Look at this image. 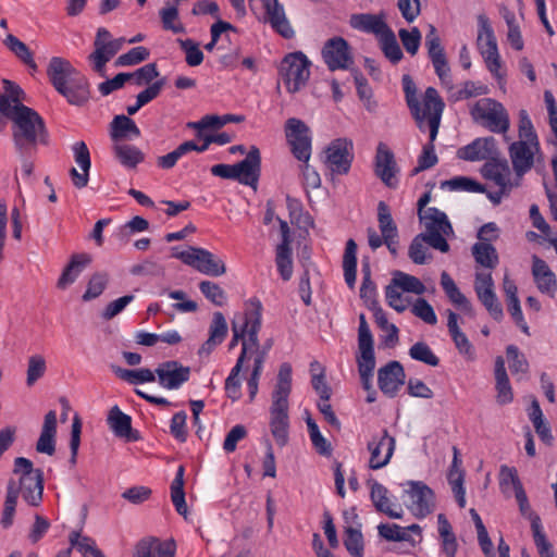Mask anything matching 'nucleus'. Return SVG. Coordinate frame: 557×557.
I'll list each match as a JSON object with an SVG mask.
<instances>
[{
    "label": "nucleus",
    "mask_w": 557,
    "mask_h": 557,
    "mask_svg": "<svg viewBox=\"0 0 557 557\" xmlns=\"http://www.w3.org/2000/svg\"><path fill=\"white\" fill-rule=\"evenodd\" d=\"M476 46L485 66L499 85L505 82V72L498 51L496 36L490 18L485 14H479Z\"/></svg>",
    "instance_id": "6"
},
{
    "label": "nucleus",
    "mask_w": 557,
    "mask_h": 557,
    "mask_svg": "<svg viewBox=\"0 0 557 557\" xmlns=\"http://www.w3.org/2000/svg\"><path fill=\"white\" fill-rule=\"evenodd\" d=\"M498 483L504 496L509 497L525 491L519 478L518 470L507 465L500 466Z\"/></svg>",
    "instance_id": "35"
},
{
    "label": "nucleus",
    "mask_w": 557,
    "mask_h": 557,
    "mask_svg": "<svg viewBox=\"0 0 557 557\" xmlns=\"http://www.w3.org/2000/svg\"><path fill=\"white\" fill-rule=\"evenodd\" d=\"M4 94L0 95V113L13 122V140L21 151L26 145L44 141L42 119L33 109L22 103L24 92L11 81L3 79Z\"/></svg>",
    "instance_id": "1"
},
{
    "label": "nucleus",
    "mask_w": 557,
    "mask_h": 557,
    "mask_svg": "<svg viewBox=\"0 0 557 557\" xmlns=\"http://www.w3.org/2000/svg\"><path fill=\"white\" fill-rule=\"evenodd\" d=\"M344 277L348 287L354 288L356 284L357 271V245L355 240L349 239L343 257Z\"/></svg>",
    "instance_id": "46"
},
{
    "label": "nucleus",
    "mask_w": 557,
    "mask_h": 557,
    "mask_svg": "<svg viewBox=\"0 0 557 557\" xmlns=\"http://www.w3.org/2000/svg\"><path fill=\"white\" fill-rule=\"evenodd\" d=\"M344 544L352 557H362L363 537L360 530L348 528L346 530V539Z\"/></svg>",
    "instance_id": "64"
},
{
    "label": "nucleus",
    "mask_w": 557,
    "mask_h": 557,
    "mask_svg": "<svg viewBox=\"0 0 557 557\" xmlns=\"http://www.w3.org/2000/svg\"><path fill=\"white\" fill-rule=\"evenodd\" d=\"M373 171L386 187L392 189L398 187L400 169L394 152L385 143H379L376 146Z\"/></svg>",
    "instance_id": "17"
},
{
    "label": "nucleus",
    "mask_w": 557,
    "mask_h": 557,
    "mask_svg": "<svg viewBox=\"0 0 557 557\" xmlns=\"http://www.w3.org/2000/svg\"><path fill=\"white\" fill-rule=\"evenodd\" d=\"M472 120L493 133H507L510 127L509 114L505 107L492 98H481L470 108Z\"/></svg>",
    "instance_id": "9"
},
{
    "label": "nucleus",
    "mask_w": 557,
    "mask_h": 557,
    "mask_svg": "<svg viewBox=\"0 0 557 557\" xmlns=\"http://www.w3.org/2000/svg\"><path fill=\"white\" fill-rule=\"evenodd\" d=\"M441 285L449 300L467 313L472 312V306L467 297L460 292L454 280L447 272L441 275Z\"/></svg>",
    "instance_id": "40"
},
{
    "label": "nucleus",
    "mask_w": 557,
    "mask_h": 557,
    "mask_svg": "<svg viewBox=\"0 0 557 557\" xmlns=\"http://www.w3.org/2000/svg\"><path fill=\"white\" fill-rule=\"evenodd\" d=\"M349 24L354 29L374 35L376 39L389 28L382 15L370 13L352 14Z\"/></svg>",
    "instance_id": "31"
},
{
    "label": "nucleus",
    "mask_w": 557,
    "mask_h": 557,
    "mask_svg": "<svg viewBox=\"0 0 557 557\" xmlns=\"http://www.w3.org/2000/svg\"><path fill=\"white\" fill-rule=\"evenodd\" d=\"M172 256L206 275L221 276L226 272L224 261L203 248L178 249L174 247L172 248Z\"/></svg>",
    "instance_id": "12"
},
{
    "label": "nucleus",
    "mask_w": 557,
    "mask_h": 557,
    "mask_svg": "<svg viewBox=\"0 0 557 557\" xmlns=\"http://www.w3.org/2000/svg\"><path fill=\"white\" fill-rule=\"evenodd\" d=\"M196 148L191 140L181 144L175 150L158 158V165L162 169H172L176 162L186 153Z\"/></svg>",
    "instance_id": "60"
},
{
    "label": "nucleus",
    "mask_w": 557,
    "mask_h": 557,
    "mask_svg": "<svg viewBox=\"0 0 557 557\" xmlns=\"http://www.w3.org/2000/svg\"><path fill=\"white\" fill-rule=\"evenodd\" d=\"M171 498L175 509L181 515H186L187 506L184 493V467L180 466L171 484Z\"/></svg>",
    "instance_id": "52"
},
{
    "label": "nucleus",
    "mask_w": 557,
    "mask_h": 557,
    "mask_svg": "<svg viewBox=\"0 0 557 557\" xmlns=\"http://www.w3.org/2000/svg\"><path fill=\"white\" fill-rule=\"evenodd\" d=\"M310 65L311 62L300 51L284 57L278 74L288 92L295 94L306 86L310 77Z\"/></svg>",
    "instance_id": "13"
},
{
    "label": "nucleus",
    "mask_w": 557,
    "mask_h": 557,
    "mask_svg": "<svg viewBox=\"0 0 557 557\" xmlns=\"http://www.w3.org/2000/svg\"><path fill=\"white\" fill-rule=\"evenodd\" d=\"M275 264L281 277L284 281L293 276V249L290 245L278 244L275 249Z\"/></svg>",
    "instance_id": "45"
},
{
    "label": "nucleus",
    "mask_w": 557,
    "mask_h": 557,
    "mask_svg": "<svg viewBox=\"0 0 557 557\" xmlns=\"http://www.w3.org/2000/svg\"><path fill=\"white\" fill-rule=\"evenodd\" d=\"M70 543L72 548L77 549L84 557H104V555L97 548L94 540L87 536H82L77 532L71 533Z\"/></svg>",
    "instance_id": "56"
},
{
    "label": "nucleus",
    "mask_w": 557,
    "mask_h": 557,
    "mask_svg": "<svg viewBox=\"0 0 557 557\" xmlns=\"http://www.w3.org/2000/svg\"><path fill=\"white\" fill-rule=\"evenodd\" d=\"M57 412L50 410L46 413L36 450L52 456L55 451Z\"/></svg>",
    "instance_id": "32"
},
{
    "label": "nucleus",
    "mask_w": 557,
    "mask_h": 557,
    "mask_svg": "<svg viewBox=\"0 0 557 557\" xmlns=\"http://www.w3.org/2000/svg\"><path fill=\"white\" fill-rule=\"evenodd\" d=\"M354 144L348 138H336L332 140L325 148L326 168L337 175L347 174L350 170L354 159Z\"/></svg>",
    "instance_id": "18"
},
{
    "label": "nucleus",
    "mask_w": 557,
    "mask_h": 557,
    "mask_svg": "<svg viewBox=\"0 0 557 557\" xmlns=\"http://www.w3.org/2000/svg\"><path fill=\"white\" fill-rule=\"evenodd\" d=\"M384 55L392 62L398 63L403 59V51L397 42L394 32L388 28L379 39Z\"/></svg>",
    "instance_id": "53"
},
{
    "label": "nucleus",
    "mask_w": 557,
    "mask_h": 557,
    "mask_svg": "<svg viewBox=\"0 0 557 557\" xmlns=\"http://www.w3.org/2000/svg\"><path fill=\"white\" fill-rule=\"evenodd\" d=\"M285 137L293 156L300 162H309L312 152V132L300 119L289 117L284 126Z\"/></svg>",
    "instance_id": "15"
},
{
    "label": "nucleus",
    "mask_w": 557,
    "mask_h": 557,
    "mask_svg": "<svg viewBox=\"0 0 557 557\" xmlns=\"http://www.w3.org/2000/svg\"><path fill=\"white\" fill-rule=\"evenodd\" d=\"M472 255L480 265L493 269L498 263V256L490 243L480 242L473 245Z\"/></svg>",
    "instance_id": "50"
},
{
    "label": "nucleus",
    "mask_w": 557,
    "mask_h": 557,
    "mask_svg": "<svg viewBox=\"0 0 557 557\" xmlns=\"http://www.w3.org/2000/svg\"><path fill=\"white\" fill-rule=\"evenodd\" d=\"M409 356L411 359L423 362L430 367H436L440 363L438 357L424 342H418L412 345L409 349Z\"/></svg>",
    "instance_id": "58"
},
{
    "label": "nucleus",
    "mask_w": 557,
    "mask_h": 557,
    "mask_svg": "<svg viewBox=\"0 0 557 557\" xmlns=\"http://www.w3.org/2000/svg\"><path fill=\"white\" fill-rule=\"evenodd\" d=\"M518 117V140L509 146V156L513 170L521 176L533 166L541 146L528 111L521 109Z\"/></svg>",
    "instance_id": "4"
},
{
    "label": "nucleus",
    "mask_w": 557,
    "mask_h": 557,
    "mask_svg": "<svg viewBox=\"0 0 557 557\" xmlns=\"http://www.w3.org/2000/svg\"><path fill=\"white\" fill-rule=\"evenodd\" d=\"M113 151L119 162L128 169L136 168L145 159V154L139 148L128 144H115Z\"/></svg>",
    "instance_id": "41"
},
{
    "label": "nucleus",
    "mask_w": 557,
    "mask_h": 557,
    "mask_svg": "<svg viewBox=\"0 0 557 557\" xmlns=\"http://www.w3.org/2000/svg\"><path fill=\"white\" fill-rule=\"evenodd\" d=\"M261 304L257 299H250L245 305L244 313L236 314L232 322L233 337L230 349H233L242 341V352L247 348V359L255 358L259 351L258 333L261 326Z\"/></svg>",
    "instance_id": "5"
},
{
    "label": "nucleus",
    "mask_w": 557,
    "mask_h": 557,
    "mask_svg": "<svg viewBox=\"0 0 557 557\" xmlns=\"http://www.w3.org/2000/svg\"><path fill=\"white\" fill-rule=\"evenodd\" d=\"M261 156L256 146H251L247 157L235 164L236 181L240 184L255 187L260 176Z\"/></svg>",
    "instance_id": "27"
},
{
    "label": "nucleus",
    "mask_w": 557,
    "mask_h": 557,
    "mask_svg": "<svg viewBox=\"0 0 557 557\" xmlns=\"http://www.w3.org/2000/svg\"><path fill=\"white\" fill-rule=\"evenodd\" d=\"M160 18L162 26L166 30H171L174 34L185 33V27L178 17V10L176 7H165L160 10Z\"/></svg>",
    "instance_id": "59"
},
{
    "label": "nucleus",
    "mask_w": 557,
    "mask_h": 557,
    "mask_svg": "<svg viewBox=\"0 0 557 557\" xmlns=\"http://www.w3.org/2000/svg\"><path fill=\"white\" fill-rule=\"evenodd\" d=\"M108 424L116 436L124 437L129 441L137 440V437L132 434L131 417L122 412L117 406H114L109 411Z\"/></svg>",
    "instance_id": "36"
},
{
    "label": "nucleus",
    "mask_w": 557,
    "mask_h": 557,
    "mask_svg": "<svg viewBox=\"0 0 557 557\" xmlns=\"http://www.w3.org/2000/svg\"><path fill=\"white\" fill-rule=\"evenodd\" d=\"M90 261L91 258L87 253L74 255L58 280V288L66 289L70 285H72L77 280L84 268L90 263Z\"/></svg>",
    "instance_id": "33"
},
{
    "label": "nucleus",
    "mask_w": 557,
    "mask_h": 557,
    "mask_svg": "<svg viewBox=\"0 0 557 557\" xmlns=\"http://www.w3.org/2000/svg\"><path fill=\"white\" fill-rule=\"evenodd\" d=\"M140 136V131L135 122L125 115H117L111 124V137L116 139H132Z\"/></svg>",
    "instance_id": "42"
},
{
    "label": "nucleus",
    "mask_w": 557,
    "mask_h": 557,
    "mask_svg": "<svg viewBox=\"0 0 557 557\" xmlns=\"http://www.w3.org/2000/svg\"><path fill=\"white\" fill-rule=\"evenodd\" d=\"M246 359L247 348L245 347L244 351L240 352L235 366L232 368L228 376L225 380V393L227 397L231 398L233 401L238 400L242 395V383L239 380V373Z\"/></svg>",
    "instance_id": "43"
},
{
    "label": "nucleus",
    "mask_w": 557,
    "mask_h": 557,
    "mask_svg": "<svg viewBox=\"0 0 557 557\" xmlns=\"http://www.w3.org/2000/svg\"><path fill=\"white\" fill-rule=\"evenodd\" d=\"M409 109L420 131L424 132L429 128L431 140L435 141L444 109V103L436 89L429 87L422 100L418 99Z\"/></svg>",
    "instance_id": "7"
},
{
    "label": "nucleus",
    "mask_w": 557,
    "mask_h": 557,
    "mask_svg": "<svg viewBox=\"0 0 557 557\" xmlns=\"http://www.w3.org/2000/svg\"><path fill=\"white\" fill-rule=\"evenodd\" d=\"M370 497L380 512L385 513L392 519H400L403 517V509L399 505L393 504L388 496V490L376 481H369Z\"/></svg>",
    "instance_id": "30"
},
{
    "label": "nucleus",
    "mask_w": 557,
    "mask_h": 557,
    "mask_svg": "<svg viewBox=\"0 0 557 557\" xmlns=\"http://www.w3.org/2000/svg\"><path fill=\"white\" fill-rule=\"evenodd\" d=\"M532 276L537 289L549 297H554L557 290L555 273L548 264L537 256L532 257Z\"/></svg>",
    "instance_id": "28"
},
{
    "label": "nucleus",
    "mask_w": 557,
    "mask_h": 557,
    "mask_svg": "<svg viewBox=\"0 0 557 557\" xmlns=\"http://www.w3.org/2000/svg\"><path fill=\"white\" fill-rule=\"evenodd\" d=\"M322 57L332 71L348 69L354 62L348 44L342 37L327 40L322 49Z\"/></svg>",
    "instance_id": "21"
},
{
    "label": "nucleus",
    "mask_w": 557,
    "mask_h": 557,
    "mask_svg": "<svg viewBox=\"0 0 557 557\" xmlns=\"http://www.w3.org/2000/svg\"><path fill=\"white\" fill-rule=\"evenodd\" d=\"M357 364L363 388L370 389L376 362L374 339L364 314L359 315Z\"/></svg>",
    "instance_id": "11"
},
{
    "label": "nucleus",
    "mask_w": 557,
    "mask_h": 557,
    "mask_svg": "<svg viewBox=\"0 0 557 557\" xmlns=\"http://www.w3.org/2000/svg\"><path fill=\"white\" fill-rule=\"evenodd\" d=\"M447 317L448 332L459 355H461L467 361H474L476 358L475 348L469 341L466 333H463L459 327L458 315L451 310H448Z\"/></svg>",
    "instance_id": "29"
},
{
    "label": "nucleus",
    "mask_w": 557,
    "mask_h": 557,
    "mask_svg": "<svg viewBox=\"0 0 557 557\" xmlns=\"http://www.w3.org/2000/svg\"><path fill=\"white\" fill-rule=\"evenodd\" d=\"M405 371L398 361H391L377 372L379 387L385 395L394 397L405 383Z\"/></svg>",
    "instance_id": "25"
},
{
    "label": "nucleus",
    "mask_w": 557,
    "mask_h": 557,
    "mask_svg": "<svg viewBox=\"0 0 557 557\" xmlns=\"http://www.w3.org/2000/svg\"><path fill=\"white\" fill-rule=\"evenodd\" d=\"M495 379L497 403L500 405L511 403L513 399V393L506 373L505 361L502 357H498L495 362Z\"/></svg>",
    "instance_id": "37"
},
{
    "label": "nucleus",
    "mask_w": 557,
    "mask_h": 557,
    "mask_svg": "<svg viewBox=\"0 0 557 557\" xmlns=\"http://www.w3.org/2000/svg\"><path fill=\"white\" fill-rule=\"evenodd\" d=\"M245 120L244 115L224 114V115H205L197 122H190L189 127L198 131L206 128H220L227 123H240Z\"/></svg>",
    "instance_id": "47"
},
{
    "label": "nucleus",
    "mask_w": 557,
    "mask_h": 557,
    "mask_svg": "<svg viewBox=\"0 0 557 557\" xmlns=\"http://www.w3.org/2000/svg\"><path fill=\"white\" fill-rule=\"evenodd\" d=\"M5 45L25 65H27L33 72L37 71V64L34 60L33 52L28 47L13 35H8L5 38Z\"/></svg>",
    "instance_id": "51"
},
{
    "label": "nucleus",
    "mask_w": 557,
    "mask_h": 557,
    "mask_svg": "<svg viewBox=\"0 0 557 557\" xmlns=\"http://www.w3.org/2000/svg\"><path fill=\"white\" fill-rule=\"evenodd\" d=\"M249 4L258 20L269 24L282 37L289 39L294 36L284 5L278 0H250Z\"/></svg>",
    "instance_id": "14"
},
{
    "label": "nucleus",
    "mask_w": 557,
    "mask_h": 557,
    "mask_svg": "<svg viewBox=\"0 0 557 557\" xmlns=\"http://www.w3.org/2000/svg\"><path fill=\"white\" fill-rule=\"evenodd\" d=\"M377 222L384 239L398 237L397 226L392 218L388 206L384 201H380L377 205Z\"/></svg>",
    "instance_id": "54"
},
{
    "label": "nucleus",
    "mask_w": 557,
    "mask_h": 557,
    "mask_svg": "<svg viewBox=\"0 0 557 557\" xmlns=\"http://www.w3.org/2000/svg\"><path fill=\"white\" fill-rule=\"evenodd\" d=\"M18 498V488L15 479L12 478L7 486V495L3 504L0 523L3 529H9L14 521L16 505Z\"/></svg>",
    "instance_id": "38"
},
{
    "label": "nucleus",
    "mask_w": 557,
    "mask_h": 557,
    "mask_svg": "<svg viewBox=\"0 0 557 557\" xmlns=\"http://www.w3.org/2000/svg\"><path fill=\"white\" fill-rule=\"evenodd\" d=\"M484 177L494 181L503 190L511 188L510 184V172L505 163L500 162H486L481 170Z\"/></svg>",
    "instance_id": "39"
},
{
    "label": "nucleus",
    "mask_w": 557,
    "mask_h": 557,
    "mask_svg": "<svg viewBox=\"0 0 557 557\" xmlns=\"http://www.w3.org/2000/svg\"><path fill=\"white\" fill-rule=\"evenodd\" d=\"M474 289L478 298L495 320L503 317V308L494 292V281L491 273L476 272Z\"/></svg>",
    "instance_id": "22"
},
{
    "label": "nucleus",
    "mask_w": 557,
    "mask_h": 557,
    "mask_svg": "<svg viewBox=\"0 0 557 557\" xmlns=\"http://www.w3.org/2000/svg\"><path fill=\"white\" fill-rule=\"evenodd\" d=\"M392 282L403 292L416 295H422L425 292L424 284L418 277L400 271L393 274Z\"/></svg>",
    "instance_id": "55"
},
{
    "label": "nucleus",
    "mask_w": 557,
    "mask_h": 557,
    "mask_svg": "<svg viewBox=\"0 0 557 557\" xmlns=\"http://www.w3.org/2000/svg\"><path fill=\"white\" fill-rule=\"evenodd\" d=\"M515 498L517 500L520 515L530 521L533 536L543 533L544 531H543L541 518L537 513H535L532 510V507L530 505V502H529L525 491L517 494L515 496Z\"/></svg>",
    "instance_id": "48"
},
{
    "label": "nucleus",
    "mask_w": 557,
    "mask_h": 557,
    "mask_svg": "<svg viewBox=\"0 0 557 557\" xmlns=\"http://www.w3.org/2000/svg\"><path fill=\"white\" fill-rule=\"evenodd\" d=\"M497 153L494 137H480L458 149L457 157L465 161H483L493 159Z\"/></svg>",
    "instance_id": "24"
},
{
    "label": "nucleus",
    "mask_w": 557,
    "mask_h": 557,
    "mask_svg": "<svg viewBox=\"0 0 557 557\" xmlns=\"http://www.w3.org/2000/svg\"><path fill=\"white\" fill-rule=\"evenodd\" d=\"M47 75L51 85L69 103L81 106L87 101L88 83L69 60L52 57L47 66Z\"/></svg>",
    "instance_id": "3"
},
{
    "label": "nucleus",
    "mask_w": 557,
    "mask_h": 557,
    "mask_svg": "<svg viewBox=\"0 0 557 557\" xmlns=\"http://www.w3.org/2000/svg\"><path fill=\"white\" fill-rule=\"evenodd\" d=\"M113 371L116 374V376L134 385L152 383L156 381L154 372L146 368L128 370L117 367L114 368Z\"/></svg>",
    "instance_id": "49"
},
{
    "label": "nucleus",
    "mask_w": 557,
    "mask_h": 557,
    "mask_svg": "<svg viewBox=\"0 0 557 557\" xmlns=\"http://www.w3.org/2000/svg\"><path fill=\"white\" fill-rule=\"evenodd\" d=\"M227 323L221 312H214L209 327V337L211 343L221 344L227 335Z\"/></svg>",
    "instance_id": "63"
},
{
    "label": "nucleus",
    "mask_w": 557,
    "mask_h": 557,
    "mask_svg": "<svg viewBox=\"0 0 557 557\" xmlns=\"http://www.w3.org/2000/svg\"><path fill=\"white\" fill-rule=\"evenodd\" d=\"M14 476L18 495L21 494L24 502L29 506H39L42 499L44 478L39 469L33 467V462L24 457H17L14 460Z\"/></svg>",
    "instance_id": "8"
},
{
    "label": "nucleus",
    "mask_w": 557,
    "mask_h": 557,
    "mask_svg": "<svg viewBox=\"0 0 557 557\" xmlns=\"http://www.w3.org/2000/svg\"><path fill=\"white\" fill-rule=\"evenodd\" d=\"M465 473L461 469V460L458 457L457 448H454V458L448 472V482L456 497L458 505L466 506V490L463 487Z\"/></svg>",
    "instance_id": "34"
},
{
    "label": "nucleus",
    "mask_w": 557,
    "mask_h": 557,
    "mask_svg": "<svg viewBox=\"0 0 557 557\" xmlns=\"http://www.w3.org/2000/svg\"><path fill=\"white\" fill-rule=\"evenodd\" d=\"M305 422L307 424L310 441L317 453L322 456H330L332 454L331 443L322 435L318 424L308 411H305Z\"/></svg>",
    "instance_id": "44"
},
{
    "label": "nucleus",
    "mask_w": 557,
    "mask_h": 557,
    "mask_svg": "<svg viewBox=\"0 0 557 557\" xmlns=\"http://www.w3.org/2000/svg\"><path fill=\"white\" fill-rule=\"evenodd\" d=\"M154 374L163 388L176 389L189 379L190 370L177 361H166L156 369Z\"/></svg>",
    "instance_id": "26"
},
{
    "label": "nucleus",
    "mask_w": 557,
    "mask_h": 557,
    "mask_svg": "<svg viewBox=\"0 0 557 557\" xmlns=\"http://www.w3.org/2000/svg\"><path fill=\"white\" fill-rule=\"evenodd\" d=\"M47 371L46 359L41 355H32L27 360L26 370V384L33 386L39 379H41Z\"/></svg>",
    "instance_id": "57"
},
{
    "label": "nucleus",
    "mask_w": 557,
    "mask_h": 557,
    "mask_svg": "<svg viewBox=\"0 0 557 557\" xmlns=\"http://www.w3.org/2000/svg\"><path fill=\"white\" fill-rule=\"evenodd\" d=\"M428 240L425 235L419 234L417 235L409 247V257L416 264H423L428 261Z\"/></svg>",
    "instance_id": "61"
},
{
    "label": "nucleus",
    "mask_w": 557,
    "mask_h": 557,
    "mask_svg": "<svg viewBox=\"0 0 557 557\" xmlns=\"http://www.w3.org/2000/svg\"><path fill=\"white\" fill-rule=\"evenodd\" d=\"M405 505L416 518H424L435 509L434 492L421 481L404 484Z\"/></svg>",
    "instance_id": "16"
},
{
    "label": "nucleus",
    "mask_w": 557,
    "mask_h": 557,
    "mask_svg": "<svg viewBox=\"0 0 557 557\" xmlns=\"http://www.w3.org/2000/svg\"><path fill=\"white\" fill-rule=\"evenodd\" d=\"M94 47L95 50L88 55L87 60L91 70L104 77L107 63L116 54L110 42V32L107 28H98Z\"/></svg>",
    "instance_id": "19"
},
{
    "label": "nucleus",
    "mask_w": 557,
    "mask_h": 557,
    "mask_svg": "<svg viewBox=\"0 0 557 557\" xmlns=\"http://www.w3.org/2000/svg\"><path fill=\"white\" fill-rule=\"evenodd\" d=\"M199 289L203 296L215 306H224L226 302L225 292L214 282L202 281L199 284Z\"/></svg>",
    "instance_id": "62"
},
{
    "label": "nucleus",
    "mask_w": 557,
    "mask_h": 557,
    "mask_svg": "<svg viewBox=\"0 0 557 557\" xmlns=\"http://www.w3.org/2000/svg\"><path fill=\"white\" fill-rule=\"evenodd\" d=\"M396 441L391 436L387 430H383L379 436H373L368 443L370 453L369 468L377 470L384 468L391 461L395 451Z\"/></svg>",
    "instance_id": "20"
},
{
    "label": "nucleus",
    "mask_w": 557,
    "mask_h": 557,
    "mask_svg": "<svg viewBox=\"0 0 557 557\" xmlns=\"http://www.w3.org/2000/svg\"><path fill=\"white\" fill-rule=\"evenodd\" d=\"M292 392V367L283 363L271 394L269 428L277 446L284 447L289 441V395Z\"/></svg>",
    "instance_id": "2"
},
{
    "label": "nucleus",
    "mask_w": 557,
    "mask_h": 557,
    "mask_svg": "<svg viewBox=\"0 0 557 557\" xmlns=\"http://www.w3.org/2000/svg\"><path fill=\"white\" fill-rule=\"evenodd\" d=\"M176 544L174 540H162L156 536H146L139 540L133 548V557H175Z\"/></svg>",
    "instance_id": "23"
},
{
    "label": "nucleus",
    "mask_w": 557,
    "mask_h": 557,
    "mask_svg": "<svg viewBox=\"0 0 557 557\" xmlns=\"http://www.w3.org/2000/svg\"><path fill=\"white\" fill-rule=\"evenodd\" d=\"M419 219L425 228L428 245L442 252L449 250V245L446 236L453 233V227L448 221L447 215L435 207H429L425 210H420Z\"/></svg>",
    "instance_id": "10"
}]
</instances>
